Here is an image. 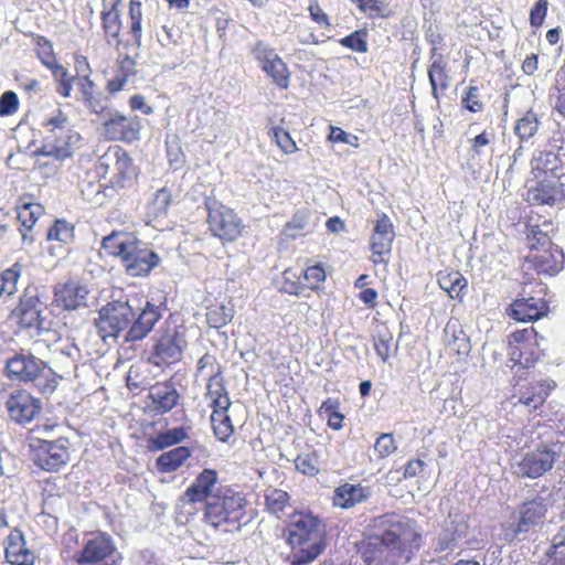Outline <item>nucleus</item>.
<instances>
[{
    "label": "nucleus",
    "mask_w": 565,
    "mask_h": 565,
    "mask_svg": "<svg viewBox=\"0 0 565 565\" xmlns=\"http://www.w3.org/2000/svg\"><path fill=\"white\" fill-rule=\"evenodd\" d=\"M383 530L363 541L359 547L365 565H406L420 546V534L414 521L397 514H385L376 519Z\"/></svg>",
    "instance_id": "f257e3e1"
},
{
    "label": "nucleus",
    "mask_w": 565,
    "mask_h": 565,
    "mask_svg": "<svg viewBox=\"0 0 565 565\" xmlns=\"http://www.w3.org/2000/svg\"><path fill=\"white\" fill-rule=\"evenodd\" d=\"M19 99L14 92L7 90L0 97V116H10L18 110Z\"/></svg>",
    "instance_id": "e2e57ef3"
},
{
    "label": "nucleus",
    "mask_w": 565,
    "mask_h": 565,
    "mask_svg": "<svg viewBox=\"0 0 565 565\" xmlns=\"http://www.w3.org/2000/svg\"><path fill=\"white\" fill-rule=\"evenodd\" d=\"M97 172L103 178H108L115 186L124 188L130 184L137 175V169L128 152L119 146L109 147L99 157Z\"/></svg>",
    "instance_id": "6e6552de"
},
{
    "label": "nucleus",
    "mask_w": 565,
    "mask_h": 565,
    "mask_svg": "<svg viewBox=\"0 0 565 565\" xmlns=\"http://www.w3.org/2000/svg\"><path fill=\"white\" fill-rule=\"evenodd\" d=\"M340 44L359 53L367 51L366 33L358 30L340 40Z\"/></svg>",
    "instance_id": "bf43d9fd"
},
{
    "label": "nucleus",
    "mask_w": 565,
    "mask_h": 565,
    "mask_svg": "<svg viewBox=\"0 0 565 565\" xmlns=\"http://www.w3.org/2000/svg\"><path fill=\"white\" fill-rule=\"evenodd\" d=\"M554 108L565 117V67L557 73L556 84L551 93Z\"/></svg>",
    "instance_id": "6e6d98bb"
},
{
    "label": "nucleus",
    "mask_w": 565,
    "mask_h": 565,
    "mask_svg": "<svg viewBox=\"0 0 565 565\" xmlns=\"http://www.w3.org/2000/svg\"><path fill=\"white\" fill-rule=\"evenodd\" d=\"M10 420L19 425L31 423L41 413L42 402L24 388H17L8 394L0 393Z\"/></svg>",
    "instance_id": "4468645a"
},
{
    "label": "nucleus",
    "mask_w": 565,
    "mask_h": 565,
    "mask_svg": "<svg viewBox=\"0 0 565 565\" xmlns=\"http://www.w3.org/2000/svg\"><path fill=\"white\" fill-rule=\"evenodd\" d=\"M547 396L548 388L544 384L540 383L532 385L523 392L519 398V403L530 409H536L539 406L543 405Z\"/></svg>",
    "instance_id": "c03bdc74"
},
{
    "label": "nucleus",
    "mask_w": 565,
    "mask_h": 565,
    "mask_svg": "<svg viewBox=\"0 0 565 565\" xmlns=\"http://www.w3.org/2000/svg\"><path fill=\"white\" fill-rule=\"evenodd\" d=\"M228 409H214L211 415V423L214 434L220 441H227L234 433L232 420L227 415Z\"/></svg>",
    "instance_id": "58836bf2"
},
{
    "label": "nucleus",
    "mask_w": 565,
    "mask_h": 565,
    "mask_svg": "<svg viewBox=\"0 0 565 565\" xmlns=\"http://www.w3.org/2000/svg\"><path fill=\"white\" fill-rule=\"evenodd\" d=\"M297 470L307 476H315L319 472L318 458L315 454H301L295 459Z\"/></svg>",
    "instance_id": "052dcab7"
},
{
    "label": "nucleus",
    "mask_w": 565,
    "mask_h": 565,
    "mask_svg": "<svg viewBox=\"0 0 565 565\" xmlns=\"http://www.w3.org/2000/svg\"><path fill=\"white\" fill-rule=\"evenodd\" d=\"M469 518L467 514L451 511L444 521L441 530L434 541L433 548L436 553L450 554L462 543L467 542L469 534Z\"/></svg>",
    "instance_id": "ddd939ff"
},
{
    "label": "nucleus",
    "mask_w": 565,
    "mask_h": 565,
    "mask_svg": "<svg viewBox=\"0 0 565 565\" xmlns=\"http://www.w3.org/2000/svg\"><path fill=\"white\" fill-rule=\"evenodd\" d=\"M190 456L191 450L185 446H180L161 454L157 458L156 465L161 472H173L179 469Z\"/></svg>",
    "instance_id": "72a5a7b5"
},
{
    "label": "nucleus",
    "mask_w": 565,
    "mask_h": 565,
    "mask_svg": "<svg viewBox=\"0 0 565 565\" xmlns=\"http://www.w3.org/2000/svg\"><path fill=\"white\" fill-rule=\"evenodd\" d=\"M391 342L392 335L390 334H379L374 339V349L383 362H386L391 355Z\"/></svg>",
    "instance_id": "774afa93"
},
{
    "label": "nucleus",
    "mask_w": 565,
    "mask_h": 565,
    "mask_svg": "<svg viewBox=\"0 0 565 565\" xmlns=\"http://www.w3.org/2000/svg\"><path fill=\"white\" fill-rule=\"evenodd\" d=\"M558 178L542 177L535 186L529 189V198L539 204H553L559 195Z\"/></svg>",
    "instance_id": "7c9ffc66"
},
{
    "label": "nucleus",
    "mask_w": 565,
    "mask_h": 565,
    "mask_svg": "<svg viewBox=\"0 0 565 565\" xmlns=\"http://www.w3.org/2000/svg\"><path fill=\"white\" fill-rule=\"evenodd\" d=\"M43 212L42 205L38 203H23L18 206V220L25 230H31Z\"/></svg>",
    "instance_id": "8fccbe9b"
},
{
    "label": "nucleus",
    "mask_w": 565,
    "mask_h": 565,
    "mask_svg": "<svg viewBox=\"0 0 565 565\" xmlns=\"http://www.w3.org/2000/svg\"><path fill=\"white\" fill-rule=\"evenodd\" d=\"M326 524L310 513H297L287 527L292 565L313 562L326 548Z\"/></svg>",
    "instance_id": "f03ea898"
},
{
    "label": "nucleus",
    "mask_w": 565,
    "mask_h": 565,
    "mask_svg": "<svg viewBox=\"0 0 565 565\" xmlns=\"http://www.w3.org/2000/svg\"><path fill=\"white\" fill-rule=\"evenodd\" d=\"M54 79L56 81V92L68 98L73 90V77L70 75L68 71L62 65L57 64L50 68Z\"/></svg>",
    "instance_id": "09e8293b"
},
{
    "label": "nucleus",
    "mask_w": 565,
    "mask_h": 565,
    "mask_svg": "<svg viewBox=\"0 0 565 565\" xmlns=\"http://www.w3.org/2000/svg\"><path fill=\"white\" fill-rule=\"evenodd\" d=\"M205 205L210 228L215 236L232 242L242 234V221L232 209L212 198L206 199Z\"/></svg>",
    "instance_id": "f8f14e48"
},
{
    "label": "nucleus",
    "mask_w": 565,
    "mask_h": 565,
    "mask_svg": "<svg viewBox=\"0 0 565 565\" xmlns=\"http://www.w3.org/2000/svg\"><path fill=\"white\" fill-rule=\"evenodd\" d=\"M537 116L532 111H527L523 117L518 119L514 132L521 141H526L537 132Z\"/></svg>",
    "instance_id": "a18cd8bd"
},
{
    "label": "nucleus",
    "mask_w": 565,
    "mask_h": 565,
    "mask_svg": "<svg viewBox=\"0 0 565 565\" xmlns=\"http://www.w3.org/2000/svg\"><path fill=\"white\" fill-rule=\"evenodd\" d=\"M162 310L150 301L140 309L139 313L132 319L129 329L125 333L126 342H137L143 340L153 330L156 323L161 319Z\"/></svg>",
    "instance_id": "aec40b11"
},
{
    "label": "nucleus",
    "mask_w": 565,
    "mask_h": 565,
    "mask_svg": "<svg viewBox=\"0 0 565 565\" xmlns=\"http://www.w3.org/2000/svg\"><path fill=\"white\" fill-rule=\"evenodd\" d=\"M244 497L230 489L223 488L211 497L205 507V519L214 527L226 525L225 532L239 530L241 520L245 514Z\"/></svg>",
    "instance_id": "423d86ee"
},
{
    "label": "nucleus",
    "mask_w": 565,
    "mask_h": 565,
    "mask_svg": "<svg viewBox=\"0 0 565 565\" xmlns=\"http://www.w3.org/2000/svg\"><path fill=\"white\" fill-rule=\"evenodd\" d=\"M104 122V134L109 140L131 142L137 140L140 131V122L137 116H125L119 111H109Z\"/></svg>",
    "instance_id": "6ab92c4d"
},
{
    "label": "nucleus",
    "mask_w": 565,
    "mask_h": 565,
    "mask_svg": "<svg viewBox=\"0 0 565 565\" xmlns=\"http://www.w3.org/2000/svg\"><path fill=\"white\" fill-rule=\"evenodd\" d=\"M22 266L14 264L12 267L3 270L0 275V299L11 297L18 290V281L21 276Z\"/></svg>",
    "instance_id": "79ce46f5"
},
{
    "label": "nucleus",
    "mask_w": 565,
    "mask_h": 565,
    "mask_svg": "<svg viewBox=\"0 0 565 565\" xmlns=\"http://www.w3.org/2000/svg\"><path fill=\"white\" fill-rule=\"evenodd\" d=\"M42 127L45 129V137L40 153L60 161L72 157L81 136L73 128L70 118L61 109H56L44 119Z\"/></svg>",
    "instance_id": "39448f33"
},
{
    "label": "nucleus",
    "mask_w": 565,
    "mask_h": 565,
    "mask_svg": "<svg viewBox=\"0 0 565 565\" xmlns=\"http://www.w3.org/2000/svg\"><path fill=\"white\" fill-rule=\"evenodd\" d=\"M235 309L231 301L216 302L207 307L206 321L211 328L220 329L234 318Z\"/></svg>",
    "instance_id": "c9c22d12"
},
{
    "label": "nucleus",
    "mask_w": 565,
    "mask_h": 565,
    "mask_svg": "<svg viewBox=\"0 0 565 565\" xmlns=\"http://www.w3.org/2000/svg\"><path fill=\"white\" fill-rule=\"evenodd\" d=\"M444 334L446 348L450 353L456 354L459 360L469 355L470 340L457 321H449L444 329Z\"/></svg>",
    "instance_id": "cd10ccee"
},
{
    "label": "nucleus",
    "mask_w": 565,
    "mask_h": 565,
    "mask_svg": "<svg viewBox=\"0 0 565 565\" xmlns=\"http://www.w3.org/2000/svg\"><path fill=\"white\" fill-rule=\"evenodd\" d=\"M302 276L307 281V287L310 289L318 288V285L326 279L324 269L320 265H315L306 268Z\"/></svg>",
    "instance_id": "0e129e2a"
},
{
    "label": "nucleus",
    "mask_w": 565,
    "mask_h": 565,
    "mask_svg": "<svg viewBox=\"0 0 565 565\" xmlns=\"http://www.w3.org/2000/svg\"><path fill=\"white\" fill-rule=\"evenodd\" d=\"M102 19L107 42L110 43L111 40H116L118 38L121 30L120 14L116 4H113L108 10L104 9L102 12Z\"/></svg>",
    "instance_id": "37998d69"
},
{
    "label": "nucleus",
    "mask_w": 565,
    "mask_h": 565,
    "mask_svg": "<svg viewBox=\"0 0 565 565\" xmlns=\"http://www.w3.org/2000/svg\"><path fill=\"white\" fill-rule=\"evenodd\" d=\"M547 311V305L542 298L527 297L514 300L507 313L519 322H532L541 319Z\"/></svg>",
    "instance_id": "b1692460"
},
{
    "label": "nucleus",
    "mask_w": 565,
    "mask_h": 565,
    "mask_svg": "<svg viewBox=\"0 0 565 565\" xmlns=\"http://www.w3.org/2000/svg\"><path fill=\"white\" fill-rule=\"evenodd\" d=\"M44 310L45 306L40 301L36 290L28 288L13 310V316L22 329L26 330L31 337H35L47 329L45 318L42 316Z\"/></svg>",
    "instance_id": "2eb2a0df"
},
{
    "label": "nucleus",
    "mask_w": 565,
    "mask_h": 565,
    "mask_svg": "<svg viewBox=\"0 0 565 565\" xmlns=\"http://www.w3.org/2000/svg\"><path fill=\"white\" fill-rule=\"evenodd\" d=\"M263 71L273 79V82L281 87L287 88L289 84V72L286 63L278 56L270 64L265 66Z\"/></svg>",
    "instance_id": "49530a36"
},
{
    "label": "nucleus",
    "mask_w": 565,
    "mask_h": 565,
    "mask_svg": "<svg viewBox=\"0 0 565 565\" xmlns=\"http://www.w3.org/2000/svg\"><path fill=\"white\" fill-rule=\"evenodd\" d=\"M189 437V429L185 427H174L158 433L154 437L148 439L149 449L152 451L178 445Z\"/></svg>",
    "instance_id": "473e14b6"
},
{
    "label": "nucleus",
    "mask_w": 565,
    "mask_h": 565,
    "mask_svg": "<svg viewBox=\"0 0 565 565\" xmlns=\"http://www.w3.org/2000/svg\"><path fill=\"white\" fill-rule=\"evenodd\" d=\"M371 495V490L361 484L344 483L334 490L333 504L341 509H350Z\"/></svg>",
    "instance_id": "c85d7f7f"
},
{
    "label": "nucleus",
    "mask_w": 565,
    "mask_h": 565,
    "mask_svg": "<svg viewBox=\"0 0 565 565\" xmlns=\"http://www.w3.org/2000/svg\"><path fill=\"white\" fill-rule=\"evenodd\" d=\"M185 340L177 329L164 330L153 345L148 362L159 367L177 363L182 359Z\"/></svg>",
    "instance_id": "dca6fc26"
},
{
    "label": "nucleus",
    "mask_w": 565,
    "mask_h": 565,
    "mask_svg": "<svg viewBox=\"0 0 565 565\" xmlns=\"http://www.w3.org/2000/svg\"><path fill=\"white\" fill-rule=\"evenodd\" d=\"M198 376L210 380L216 375L222 376L221 366L216 362V358L205 353L198 362Z\"/></svg>",
    "instance_id": "5fc2aeb1"
},
{
    "label": "nucleus",
    "mask_w": 565,
    "mask_h": 565,
    "mask_svg": "<svg viewBox=\"0 0 565 565\" xmlns=\"http://www.w3.org/2000/svg\"><path fill=\"white\" fill-rule=\"evenodd\" d=\"M269 135L285 153L290 154L297 151V145L287 130L274 127L269 130Z\"/></svg>",
    "instance_id": "4d7b16f0"
},
{
    "label": "nucleus",
    "mask_w": 565,
    "mask_h": 565,
    "mask_svg": "<svg viewBox=\"0 0 565 565\" xmlns=\"http://www.w3.org/2000/svg\"><path fill=\"white\" fill-rule=\"evenodd\" d=\"M532 173L535 179L542 177L559 178L558 158L552 151H540L531 160Z\"/></svg>",
    "instance_id": "2f4dec72"
},
{
    "label": "nucleus",
    "mask_w": 565,
    "mask_h": 565,
    "mask_svg": "<svg viewBox=\"0 0 565 565\" xmlns=\"http://www.w3.org/2000/svg\"><path fill=\"white\" fill-rule=\"evenodd\" d=\"M541 565H565V530L561 529L552 539Z\"/></svg>",
    "instance_id": "4c0bfd02"
},
{
    "label": "nucleus",
    "mask_w": 565,
    "mask_h": 565,
    "mask_svg": "<svg viewBox=\"0 0 565 565\" xmlns=\"http://www.w3.org/2000/svg\"><path fill=\"white\" fill-rule=\"evenodd\" d=\"M217 472L213 469H204L185 490L184 499L189 503L209 501L218 490Z\"/></svg>",
    "instance_id": "5701e85b"
},
{
    "label": "nucleus",
    "mask_w": 565,
    "mask_h": 565,
    "mask_svg": "<svg viewBox=\"0 0 565 565\" xmlns=\"http://www.w3.org/2000/svg\"><path fill=\"white\" fill-rule=\"evenodd\" d=\"M548 0H537L530 12V23L534 28L543 24L547 13Z\"/></svg>",
    "instance_id": "338daca9"
},
{
    "label": "nucleus",
    "mask_w": 565,
    "mask_h": 565,
    "mask_svg": "<svg viewBox=\"0 0 565 565\" xmlns=\"http://www.w3.org/2000/svg\"><path fill=\"white\" fill-rule=\"evenodd\" d=\"M547 507L543 499L535 498L519 505L502 524L503 537L508 542L523 541L544 522Z\"/></svg>",
    "instance_id": "0eeeda50"
},
{
    "label": "nucleus",
    "mask_w": 565,
    "mask_h": 565,
    "mask_svg": "<svg viewBox=\"0 0 565 565\" xmlns=\"http://www.w3.org/2000/svg\"><path fill=\"white\" fill-rule=\"evenodd\" d=\"M102 247L115 257H119L128 275L147 276L158 266L159 256L134 233L113 232L103 238Z\"/></svg>",
    "instance_id": "7ed1b4c3"
},
{
    "label": "nucleus",
    "mask_w": 565,
    "mask_h": 565,
    "mask_svg": "<svg viewBox=\"0 0 565 565\" xmlns=\"http://www.w3.org/2000/svg\"><path fill=\"white\" fill-rule=\"evenodd\" d=\"M540 358L537 333L533 327L512 332L509 337V363L512 370L534 366Z\"/></svg>",
    "instance_id": "9b49d317"
},
{
    "label": "nucleus",
    "mask_w": 565,
    "mask_h": 565,
    "mask_svg": "<svg viewBox=\"0 0 565 565\" xmlns=\"http://www.w3.org/2000/svg\"><path fill=\"white\" fill-rule=\"evenodd\" d=\"M430 66L428 68V78L431 86L434 98L439 100V92L444 93L449 87V75L447 74V61L444 55L437 52V47L431 49Z\"/></svg>",
    "instance_id": "a878e982"
},
{
    "label": "nucleus",
    "mask_w": 565,
    "mask_h": 565,
    "mask_svg": "<svg viewBox=\"0 0 565 565\" xmlns=\"http://www.w3.org/2000/svg\"><path fill=\"white\" fill-rule=\"evenodd\" d=\"M32 460L42 470L57 471L71 460L70 441L65 438L42 440L34 448Z\"/></svg>",
    "instance_id": "f3484780"
},
{
    "label": "nucleus",
    "mask_w": 565,
    "mask_h": 565,
    "mask_svg": "<svg viewBox=\"0 0 565 565\" xmlns=\"http://www.w3.org/2000/svg\"><path fill=\"white\" fill-rule=\"evenodd\" d=\"M167 146V157L170 164L174 169H179L184 159V153L182 151L180 140L177 136H169L166 141Z\"/></svg>",
    "instance_id": "13d9d810"
},
{
    "label": "nucleus",
    "mask_w": 565,
    "mask_h": 565,
    "mask_svg": "<svg viewBox=\"0 0 565 565\" xmlns=\"http://www.w3.org/2000/svg\"><path fill=\"white\" fill-rule=\"evenodd\" d=\"M265 504L268 511L273 514H279L287 507L289 495L286 491L276 488H268L265 490Z\"/></svg>",
    "instance_id": "de8ad7c7"
},
{
    "label": "nucleus",
    "mask_w": 565,
    "mask_h": 565,
    "mask_svg": "<svg viewBox=\"0 0 565 565\" xmlns=\"http://www.w3.org/2000/svg\"><path fill=\"white\" fill-rule=\"evenodd\" d=\"M250 54L254 56V58L259 64L262 70L268 64H270L271 61H274V58L278 57V54L276 53L275 49H273L269 44L265 43L264 41L256 42L250 47Z\"/></svg>",
    "instance_id": "864d4df0"
},
{
    "label": "nucleus",
    "mask_w": 565,
    "mask_h": 565,
    "mask_svg": "<svg viewBox=\"0 0 565 565\" xmlns=\"http://www.w3.org/2000/svg\"><path fill=\"white\" fill-rule=\"evenodd\" d=\"M89 291L85 284L71 279L55 287L54 297L58 307L64 310H76L87 306Z\"/></svg>",
    "instance_id": "4be33fe9"
},
{
    "label": "nucleus",
    "mask_w": 565,
    "mask_h": 565,
    "mask_svg": "<svg viewBox=\"0 0 565 565\" xmlns=\"http://www.w3.org/2000/svg\"><path fill=\"white\" fill-rule=\"evenodd\" d=\"M559 457V445L543 444L524 452L520 458L515 457L512 467L516 476L535 479L550 471Z\"/></svg>",
    "instance_id": "1a4fd4ad"
},
{
    "label": "nucleus",
    "mask_w": 565,
    "mask_h": 565,
    "mask_svg": "<svg viewBox=\"0 0 565 565\" xmlns=\"http://www.w3.org/2000/svg\"><path fill=\"white\" fill-rule=\"evenodd\" d=\"M394 237V227L390 217L385 214L381 215L374 225L370 239L372 262L375 265H387Z\"/></svg>",
    "instance_id": "a211bd4d"
},
{
    "label": "nucleus",
    "mask_w": 565,
    "mask_h": 565,
    "mask_svg": "<svg viewBox=\"0 0 565 565\" xmlns=\"http://www.w3.org/2000/svg\"><path fill=\"white\" fill-rule=\"evenodd\" d=\"M172 202L171 191L167 188L159 189L148 206V216L158 220L167 215Z\"/></svg>",
    "instance_id": "ea45409f"
},
{
    "label": "nucleus",
    "mask_w": 565,
    "mask_h": 565,
    "mask_svg": "<svg viewBox=\"0 0 565 565\" xmlns=\"http://www.w3.org/2000/svg\"><path fill=\"white\" fill-rule=\"evenodd\" d=\"M207 381V392L205 396L207 399H210V406L213 408V411L228 409L232 403L223 385V377L216 375Z\"/></svg>",
    "instance_id": "f704fd0d"
},
{
    "label": "nucleus",
    "mask_w": 565,
    "mask_h": 565,
    "mask_svg": "<svg viewBox=\"0 0 565 565\" xmlns=\"http://www.w3.org/2000/svg\"><path fill=\"white\" fill-rule=\"evenodd\" d=\"M438 285L450 298L457 299L467 288L468 281L459 271H440L438 273Z\"/></svg>",
    "instance_id": "e433bc0d"
},
{
    "label": "nucleus",
    "mask_w": 565,
    "mask_h": 565,
    "mask_svg": "<svg viewBox=\"0 0 565 565\" xmlns=\"http://www.w3.org/2000/svg\"><path fill=\"white\" fill-rule=\"evenodd\" d=\"M49 241H56L62 244H70L74 239V226L64 220H57L47 232Z\"/></svg>",
    "instance_id": "3c124183"
},
{
    "label": "nucleus",
    "mask_w": 565,
    "mask_h": 565,
    "mask_svg": "<svg viewBox=\"0 0 565 565\" xmlns=\"http://www.w3.org/2000/svg\"><path fill=\"white\" fill-rule=\"evenodd\" d=\"M308 224V215L306 212L299 211L294 214L291 220L285 225L281 235L286 238H296L302 235Z\"/></svg>",
    "instance_id": "603ef678"
},
{
    "label": "nucleus",
    "mask_w": 565,
    "mask_h": 565,
    "mask_svg": "<svg viewBox=\"0 0 565 565\" xmlns=\"http://www.w3.org/2000/svg\"><path fill=\"white\" fill-rule=\"evenodd\" d=\"M6 559L11 565H32L35 559L34 553L26 547L23 533L14 529L7 537Z\"/></svg>",
    "instance_id": "393cba45"
},
{
    "label": "nucleus",
    "mask_w": 565,
    "mask_h": 565,
    "mask_svg": "<svg viewBox=\"0 0 565 565\" xmlns=\"http://www.w3.org/2000/svg\"><path fill=\"white\" fill-rule=\"evenodd\" d=\"M6 373L11 380L33 384L41 393L51 394L57 386V374L45 361L21 350L6 361Z\"/></svg>",
    "instance_id": "20e7f679"
},
{
    "label": "nucleus",
    "mask_w": 565,
    "mask_h": 565,
    "mask_svg": "<svg viewBox=\"0 0 565 565\" xmlns=\"http://www.w3.org/2000/svg\"><path fill=\"white\" fill-rule=\"evenodd\" d=\"M374 449L379 457L385 458L396 450L392 434H382L375 441Z\"/></svg>",
    "instance_id": "680f3d73"
},
{
    "label": "nucleus",
    "mask_w": 565,
    "mask_h": 565,
    "mask_svg": "<svg viewBox=\"0 0 565 565\" xmlns=\"http://www.w3.org/2000/svg\"><path fill=\"white\" fill-rule=\"evenodd\" d=\"M492 139H493L492 132L483 131V132L477 135L471 140V149H470L471 160H475L476 157H480L481 154H483V149L490 145Z\"/></svg>",
    "instance_id": "69168bd1"
},
{
    "label": "nucleus",
    "mask_w": 565,
    "mask_h": 565,
    "mask_svg": "<svg viewBox=\"0 0 565 565\" xmlns=\"http://www.w3.org/2000/svg\"><path fill=\"white\" fill-rule=\"evenodd\" d=\"M136 312L128 298L114 299L98 311L96 327L102 338H117L130 327Z\"/></svg>",
    "instance_id": "9d476101"
},
{
    "label": "nucleus",
    "mask_w": 565,
    "mask_h": 565,
    "mask_svg": "<svg viewBox=\"0 0 565 565\" xmlns=\"http://www.w3.org/2000/svg\"><path fill=\"white\" fill-rule=\"evenodd\" d=\"M33 43L35 46V53L42 65L46 68H51L54 65H57L53 43L43 35L32 34Z\"/></svg>",
    "instance_id": "a19ab883"
},
{
    "label": "nucleus",
    "mask_w": 565,
    "mask_h": 565,
    "mask_svg": "<svg viewBox=\"0 0 565 565\" xmlns=\"http://www.w3.org/2000/svg\"><path fill=\"white\" fill-rule=\"evenodd\" d=\"M115 543L109 535L99 534L89 539L73 559L78 565H96L115 552Z\"/></svg>",
    "instance_id": "412c9836"
},
{
    "label": "nucleus",
    "mask_w": 565,
    "mask_h": 565,
    "mask_svg": "<svg viewBox=\"0 0 565 565\" xmlns=\"http://www.w3.org/2000/svg\"><path fill=\"white\" fill-rule=\"evenodd\" d=\"M531 262L539 274L554 276L563 267L564 255L557 247L547 248L542 254L532 256Z\"/></svg>",
    "instance_id": "c756f323"
},
{
    "label": "nucleus",
    "mask_w": 565,
    "mask_h": 565,
    "mask_svg": "<svg viewBox=\"0 0 565 565\" xmlns=\"http://www.w3.org/2000/svg\"><path fill=\"white\" fill-rule=\"evenodd\" d=\"M149 398L153 411L158 414H166L178 404L180 395L172 383L163 382L150 387Z\"/></svg>",
    "instance_id": "bb28decb"
}]
</instances>
